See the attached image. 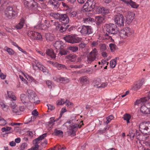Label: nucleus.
Segmentation results:
<instances>
[{
  "instance_id": "f257e3e1",
  "label": "nucleus",
  "mask_w": 150,
  "mask_h": 150,
  "mask_svg": "<svg viewBox=\"0 0 150 150\" xmlns=\"http://www.w3.org/2000/svg\"><path fill=\"white\" fill-rule=\"evenodd\" d=\"M77 120L75 117H72L69 121L65 123V126L67 127L68 134L69 135L74 136L76 135V132L78 128H80L79 125L76 123Z\"/></svg>"
},
{
  "instance_id": "f03ea898",
  "label": "nucleus",
  "mask_w": 150,
  "mask_h": 150,
  "mask_svg": "<svg viewBox=\"0 0 150 150\" xmlns=\"http://www.w3.org/2000/svg\"><path fill=\"white\" fill-rule=\"evenodd\" d=\"M107 33L105 34V36L107 37V39H112V36L117 34L119 32V29L115 24L112 23L107 24L105 26Z\"/></svg>"
},
{
  "instance_id": "7ed1b4c3",
  "label": "nucleus",
  "mask_w": 150,
  "mask_h": 150,
  "mask_svg": "<svg viewBox=\"0 0 150 150\" xmlns=\"http://www.w3.org/2000/svg\"><path fill=\"white\" fill-rule=\"evenodd\" d=\"M139 130L143 134H150V122L144 121L141 123L139 125Z\"/></svg>"
},
{
  "instance_id": "20e7f679",
  "label": "nucleus",
  "mask_w": 150,
  "mask_h": 150,
  "mask_svg": "<svg viewBox=\"0 0 150 150\" xmlns=\"http://www.w3.org/2000/svg\"><path fill=\"white\" fill-rule=\"evenodd\" d=\"M28 97L29 103H34L35 104H38L40 100H37L38 97L35 92L33 90L28 89L26 93Z\"/></svg>"
},
{
  "instance_id": "39448f33",
  "label": "nucleus",
  "mask_w": 150,
  "mask_h": 150,
  "mask_svg": "<svg viewBox=\"0 0 150 150\" xmlns=\"http://www.w3.org/2000/svg\"><path fill=\"white\" fill-rule=\"evenodd\" d=\"M82 35L86 36L93 33V29L90 26L83 25L79 27L77 29Z\"/></svg>"
},
{
  "instance_id": "423d86ee",
  "label": "nucleus",
  "mask_w": 150,
  "mask_h": 150,
  "mask_svg": "<svg viewBox=\"0 0 150 150\" xmlns=\"http://www.w3.org/2000/svg\"><path fill=\"white\" fill-rule=\"evenodd\" d=\"M119 33L120 37L125 39L133 36L134 35V32L130 28L127 27L121 30Z\"/></svg>"
},
{
  "instance_id": "0eeeda50",
  "label": "nucleus",
  "mask_w": 150,
  "mask_h": 150,
  "mask_svg": "<svg viewBox=\"0 0 150 150\" xmlns=\"http://www.w3.org/2000/svg\"><path fill=\"white\" fill-rule=\"evenodd\" d=\"M95 4L94 0H88L83 6V10L87 12L91 11L95 8Z\"/></svg>"
},
{
  "instance_id": "6e6552de",
  "label": "nucleus",
  "mask_w": 150,
  "mask_h": 150,
  "mask_svg": "<svg viewBox=\"0 0 150 150\" xmlns=\"http://www.w3.org/2000/svg\"><path fill=\"white\" fill-rule=\"evenodd\" d=\"M5 16L9 19H14L16 17V13L13 10L12 7L8 6L5 10Z\"/></svg>"
},
{
  "instance_id": "1a4fd4ad",
  "label": "nucleus",
  "mask_w": 150,
  "mask_h": 150,
  "mask_svg": "<svg viewBox=\"0 0 150 150\" xmlns=\"http://www.w3.org/2000/svg\"><path fill=\"white\" fill-rule=\"evenodd\" d=\"M114 21L115 24L118 26L121 27L124 25L125 19L123 15L120 13H118L114 16Z\"/></svg>"
},
{
  "instance_id": "9d476101",
  "label": "nucleus",
  "mask_w": 150,
  "mask_h": 150,
  "mask_svg": "<svg viewBox=\"0 0 150 150\" xmlns=\"http://www.w3.org/2000/svg\"><path fill=\"white\" fill-rule=\"evenodd\" d=\"M64 38L66 42L72 44L79 42L81 40L80 38L70 35L66 36Z\"/></svg>"
},
{
  "instance_id": "9b49d317",
  "label": "nucleus",
  "mask_w": 150,
  "mask_h": 150,
  "mask_svg": "<svg viewBox=\"0 0 150 150\" xmlns=\"http://www.w3.org/2000/svg\"><path fill=\"white\" fill-rule=\"evenodd\" d=\"M28 35L29 37L34 40H40L42 39V36L40 33L34 31H28Z\"/></svg>"
},
{
  "instance_id": "f8f14e48",
  "label": "nucleus",
  "mask_w": 150,
  "mask_h": 150,
  "mask_svg": "<svg viewBox=\"0 0 150 150\" xmlns=\"http://www.w3.org/2000/svg\"><path fill=\"white\" fill-rule=\"evenodd\" d=\"M98 54V51L96 49L94 48L93 50L89 53L88 56L87 57L88 63H91L92 62L95 60Z\"/></svg>"
},
{
  "instance_id": "ddd939ff",
  "label": "nucleus",
  "mask_w": 150,
  "mask_h": 150,
  "mask_svg": "<svg viewBox=\"0 0 150 150\" xmlns=\"http://www.w3.org/2000/svg\"><path fill=\"white\" fill-rule=\"evenodd\" d=\"M41 9L40 7L39 6L38 3L34 0H33L28 9L33 12L37 13L40 11Z\"/></svg>"
},
{
  "instance_id": "4468645a",
  "label": "nucleus",
  "mask_w": 150,
  "mask_h": 150,
  "mask_svg": "<svg viewBox=\"0 0 150 150\" xmlns=\"http://www.w3.org/2000/svg\"><path fill=\"white\" fill-rule=\"evenodd\" d=\"M96 11L98 13H101L103 16L109 13V11L108 8L102 6L96 7Z\"/></svg>"
},
{
  "instance_id": "2eb2a0df",
  "label": "nucleus",
  "mask_w": 150,
  "mask_h": 150,
  "mask_svg": "<svg viewBox=\"0 0 150 150\" xmlns=\"http://www.w3.org/2000/svg\"><path fill=\"white\" fill-rule=\"evenodd\" d=\"M140 111L142 113L146 114H150V103L142 106L140 108Z\"/></svg>"
},
{
  "instance_id": "dca6fc26",
  "label": "nucleus",
  "mask_w": 150,
  "mask_h": 150,
  "mask_svg": "<svg viewBox=\"0 0 150 150\" xmlns=\"http://www.w3.org/2000/svg\"><path fill=\"white\" fill-rule=\"evenodd\" d=\"M134 13L132 12H129L128 13L126 16V22L127 24H129L132 22L134 18Z\"/></svg>"
},
{
  "instance_id": "f3484780",
  "label": "nucleus",
  "mask_w": 150,
  "mask_h": 150,
  "mask_svg": "<svg viewBox=\"0 0 150 150\" xmlns=\"http://www.w3.org/2000/svg\"><path fill=\"white\" fill-rule=\"evenodd\" d=\"M50 26V25L49 23L46 24V23H44L38 24L35 27V28L36 29H39L41 30H45L48 28H49Z\"/></svg>"
},
{
  "instance_id": "a211bd4d",
  "label": "nucleus",
  "mask_w": 150,
  "mask_h": 150,
  "mask_svg": "<svg viewBox=\"0 0 150 150\" xmlns=\"http://www.w3.org/2000/svg\"><path fill=\"white\" fill-rule=\"evenodd\" d=\"M59 21L62 23L68 24L69 22V19L66 14H61Z\"/></svg>"
},
{
  "instance_id": "6ab92c4d",
  "label": "nucleus",
  "mask_w": 150,
  "mask_h": 150,
  "mask_svg": "<svg viewBox=\"0 0 150 150\" xmlns=\"http://www.w3.org/2000/svg\"><path fill=\"white\" fill-rule=\"evenodd\" d=\"M10 107L11 108L12 111L14 113H17L19 112L18 108L15 103L13 101L10 102L9 104Z\"/></svg>"
},
{
  "instance_id": "aec40b11",
  "label": "nucleus",
  "mask_w": 150,
  "mask_h": 150,
  "mask_svg": "<svg viewBox=\"0 0 150 150\" xmlns=\"http://www.w3.org/2000/svg\"><path fill=\"white\" fill-rule=\"evenodd\" d=\"M142 85L143 83L141 81L136 82L134 83L132 89L134 91H137L140 88Z\"/></svg>"
},
{
  "instance_id": "412c9836",
  "label": "nucleus",
  "mask_w": 150,
  "mask_h": 150,
  "mask_svg": "<svg viewBox=\"0 0 150 150\" xmlns=\"http://www.w3.org/2000/svg\"><path fill=\"white\" fill-rule=\"evenodd\" d=\"M150 99V96H147L142 98L140 100H137L134 103V105H137L141 103H144L147 101L148 100Z\"/></svg>"
},
{
  "instance_id": "4be33fe9",
  "label": "nucleus",
  "mask_w": 150,
  "mask_h": 150,
  "mask_svg": "<svg viewBox=\"0 0 150 150\" xmlns=\"http://www.w3.org/2000/svg\"><path fill=\"white\" fill-rule=\"evenodd\" d=\"M47 133H44L39 136L38 138L35 139L33 141V144H39L40 142V141L42 139H44V138L47 136Z\"/></svg>"
},
{
  "instance_id": "5701e85b",
  "label": "nucleus",
  "mask_w": 150,
  "mask_h": 150,
  "mask_svg": "<svg viewBox=\"0 0 150 150\" xmlns=\"http://www.w3.org/2000/svg\"><path fill=\"white\" fill-rule=\"evenodd\" d=\"M21 100L24 104L29 103L28 97H27V96L25 94H22L20 96Z\"/></svg>"
},
{
  "instance_id": "b1692460",
  "label": "nucleus",
  "mask_w": 150,
  "mask_h": 150,
  "mask_svg": "<svg viewBox=\"0 0 150 150\" xmlns=\"http://www.w3.org/2000/svg\"><path fill=\"white\" fill-rule=\"evenodd\" d=\"M55 80H56L58 82H59L63 83H68L69 80L68 79L66 78L60 77L59 78L56 77L55 78Z\"/></svg>"
},
{
  "instance_id": "393cba45",
  "label": "nucleus",
  "mask_w": 150,
  "mask_h": 150,
  "mask_svg": "<svg viewBox=\"0 0 150 150\" xmlns=\"http://www.w3.org/2000/svg\"><path fill=\"white\" fill-rule=\"evenodd\" d=\"M46 54L52 58H55L56 57V55L53 50L52 49H47L46 51Z\"/></svg>"
},
{
  "instance_id": "a878e982",
  "label": "nucleus",
  "mask_w": 150,
  "mask_h": 150,
  "mask_svg": "<svg viewBox=\"0 0 150 150\" xmlns=\"http://www.w3.org/2000/svg\"><path fill=\"white\" fill-rule=\"evenodd\" d=\"M101 81L100 79L99 78H96L94 80L93 84V86L96 88H100V85Z\"/></svg>"
},
{
  "instance_id": "bb28decb",
  "label": "nucleus",
  "mask_w": 150,
  "mask_h": 150,
  "mask_svg": "<svg viewBox=\"0 0 150 150\" xmlns=\"http://www.w3.org/2000/svg\"><path fill=\"white\" fill-rule=\"evenodd\" d=\"M70 25L68 24H64L62 23L61 28L59 29V31L60 32L62 33L66 31L67 30V29L68 27H69Z\"/></svg>"
},
{
  "instance_id": "cd10ccee",
  "label": "nucleus",
  "mask_w": 150,
  "mask_h": 150,
  "mask_svg": "<svg viewBox=\"0 0 150 150\" xmlns=\"http://www.w3.org/2000/svg\"><path fill=\"white\" fill-rule=\"evenodd\" d=\"M69 53L67 50L64 48V47H62V48L59 50V54L61 55H66Z\"/></svg>"
},
{
  "instance_id": "c85d7f7f",
  "label": "nucleus",
  "mask_w": 150,
  "mask_h": 150,
  "mask_svg": "<svg viewBox=\"0 0 150 150\" xmlns=\"http://www.w3.org/2000/svg\"><path fill=\"white\" fill-rule=\"evenodd\" d=\"M33 1V0H24L23 1V4L25 7L29 9Z\"/></svg>"
},
{
  "instance_id": "c756f323",
  "label": "nucleus",
  "mask_w": 150,
  "mask_h": 150,
  "mask_svg": "<svg viewBox=\"0 0 150 150\" xmlns=\"http://www.w3.org/2000/svg\"><path fill=\"white\" fill-rule=\"evenodd\" d=\"M62 42L60 41H56L54 45L56 49L60 50L62 48V47L64 46L62 45Z\"/></svg>"
},
{
  "instance_id": "7c9ffc66",
  "label": "nucleus",
  "mask_w": 150,
  "mask_h": 150,
  "mask_svg": "<svg viewBox=\"0 0 150 150\" xmlns=\"http://www.w3.org/2000/svg\"><path fill=\"white\" fill-rule=\"evenodd\" d=\"M24 23V20L23 18H21L20 22L16 25V27L18 29H20L23 27Z\"/></svg>"
},
{
  "instance_id": "2f4dec72",
  "label": "nucleus",
  "mask_w": 150,
  "mask_h": 150,
  "mask_svg": "<svg viewBox=\"0 0 150 150\" xmlns=\"http://www.w3.org/2000/svg\"><path fill=\"white\" fill-rule=\"evenodd\" d=\"M104 18L103 17L100 16H97L96 17L95 20L98 25H99L103 23Z\"/></svg>"
},
{
  "instance_id": "473e14b6",
  "label": "nucleus",
  "mask_w": 150,
  "mask_h": 150,
  "mask_svg": "<svg viewBox=\"0 0 150 150\" xmlns=\"http://www.w3.org/2000/svg\"><path fill=\"white\" fill-rule=\"evenodd\" d=\"M48 3L52 5L54 7H58L59 6L58 1L55 0H49Z\"/></svg>"
},
{
  "instance_id": "72a5a7b5",
  "label": "nucleus",
  "mask_w": 150,
  "mask_h": 150,
  "mask_svg": "<svg viewBox=\"0 0 150 150\" xmlns=\"http://www.w3.org/2000/svg\"><path fill=\"white\" fill-rule=\"evenodd\" d=\"M128 0L127 4L130 5L133 8H137L138 7L139 5L136 2L132 1V0Z\"/></svg>"
},
{
  "instance_id": "f704fd0d",
  "label": "nucleus",
  "mask_w": 150,
  "mask_h": 150,
  "mask_svg": "<svg viewBox=\"0 0 150 150\" xmlns=\"http://www.w3.org/2000/svg\"><path fill=\"white\" fill-rule=\"evenodd\" d=\"M118 57H116L115 59L111 60L110 62V66L111 67L113 68H114L116 64V61L117 59H118Z\"/></svg>"
},
{
  "instance_id": "c9c22d12",
  "label": "nucleus",
  "mask_w": 150,
  "mask_h": 150,
  "mask_svg": "<svg viewBox=\"0 0 150 150\" xmlns=\"http://www.w3.org/2000/svg\"><path fill=\"white\" fill-rule=\"evenodd\" d=\"M56 120H54V118L51 117L49 121L46 123V125L49 126L50 128H51L54 125V122Z\"/></svg>"
},
{
  "instance_id": "e433bc0d",
  "label": "nucleus",
  "mask_w": 150,
  "mask_h": 150,
  "mask_svg": "<svg viewBox=\"0 0 150 150\" xmlns=\"http://www.w3.org/2000/svg\"><path fill=\"white\" fill-rule=\"evenodd\" d=\"M52 135H53L62 136L63 135V132L61 130H58L57 129H55L54 130V132L52 133Z\"/></svg>"
},
{
  "instance_id": "4c0bfd02",
  "label": "nucleus",
  "mask_w": 150,
  "mask_h": 150,
  "mask_svg": "<svg viewBox=\"0 0 150 150\" xmlns=\"http://www.w3.org/2000/svg\"><path fill=\"white\" fill-rule=\"evenodd\" d=\"M94 19L90 17H84L83 18V21L84 23H89L90 22H92L94 21Z\"/></svg>"
},
{
  "instance_id": "58836bf2",
  "label": "nucleus",
  "mask_w": 150,
  "mask_h": 150,
  "mask_svg": "<svg viewBox=\"0 0 150 150\" xmlns=\"http://www.w3.org/2000/svg\"><path fill=\"white\" fill-rule=\"evenodd\" d=\"M67 58L71 62H74L76 58V56L74 54H71L67 56Z\"/></svg>"
},
{
  "instance_id": "ea45409f",
  "label": "nucleus",
  "mask_w": 150,
  "mask_h": 150,
  "mask_svg": "<svg viewBox=\"0 0 150 150\" xmlns=\"http://www.w3.org/2000/svg\"><path fill=\"white\" fill-rule=\"evenodd\" d=\"M50 15L54 18L57 19H58L59 20L61 16V14H60L58 13H51L50 14Z\"/></svg>"
},
{
  "instance_id": "a19ab883",
  "label": "nucleus",
  "mask_w": 150,
  "mask_h": 150,
  "mask_svg": "<svg viewBox=\"0 0 150 150\" xmlns=\"http://www.w3.org/2000/svg\"><path fill=\"white\" fill-rule=\"evenodd\" d=\"M135 136L136 138L137 139L140 140L142 139V137L143 136L142 134H141L138 131L136 130Z\"/></svg>"
},
{
  "instance_id": "79ce46f5",
  "label": "nucleus",
  "mask_w": 150,
  "mask_h": 150,
  "mask_svg": "<svg viewBox=\"0 0 150 150\" xmlns=\"http://www.w3.org/2000/svg\"><path fill=\"white\" fill-rule=\"evenodd\" d=\"M54 66L57 67L58 69H60L62 68H66L64 65L59 64L57 62L55 63L54 64Z\"/></svg>"
},
{
  "instance_id": "37998d69",
  "label": "nucleus",
  "mask_w": 150,
  "mask_h": 150,
  "mask_svg": "<svg viewBox=\"0 0 150 150\" xmlns=\"http://www.w3.org/2000/svg\"><path fill=\"white\" fill-rule=\"evenodd\" d=\"M136 130H131L129 131V135H129L130 138L132 139H133L135 135V132H136Z\"/></svg>"
},
{
  "instance_id": "c03bdc74",
  "label": "nucleus",
  "mask_w": 150,
  "mask_h": 150,
  "mask_svg": "<svg viewBox=\"0 0 150 150\" xmlns=\"http://www.w3.org/2000/svg\"><path fill=\"white\" fill-rule=\"evenodd\" d=\"M69 16L71 18L76 17L79 19L78 14L75 11H73L69 13Z\"/></svg>"
},
{
  "instance_id": "a18cd8bd",
  "label": "nucleus",
  "mask_w": 150,
  "mask_h": 150,
  "mask_svg": "<svg viewBox=\"0 0 150 150\" xmlns=\"http://www.w3.org/2000/svg\"><path fill=\"white\" fill-rule=\"evenodd\" d=\"M80 82L81 83H84L88 81V77L86 76H83L80 78Z\"/></svg>"
},
{
  "instance_id": "49530a36",
  "label": "nucleus",
  "mask_w": 150,
  "mask_h": 150,
  "mask_svg": "<svg viewBox=\"0 0 150 150\" xmlns=\"http://www.w3.org/2000/svg\"><path fill=\"white\" fill-rule=\"evenodd\" d=\"M67 49L73 52H76L78 50V48L77 46H70L68 47Z\"/></svg>"
},
{
  "instance_id": "de8ad7c7",
  "label": "nucleus",
  "mask_w": 150,
  "mask_h": 150,
  "mask_svg": "<svg viewBox=\"0 0 150 150\" xmlns=\"http://www.w3.org/2000/svg\"><path fill=\"white\" fill-rule=\"evenodd\" d=\"M109 47L112 52H113L114 50H116L117 48L116 45L112 43L110 44Z\"/></svg>"
},
{
  "instance_id": "09e8293b",
  "label": "nucleus",
  "mask_w": 150,
  "mask_h": 150,
  "mask_svg": "<svg viewBox=\"0 0 150 150\" xmlns=\"http://www.w3.org/2000/svg\"><path fill=\"white\" fill-rule=\"evenodd\" d=\"M113 117L112 115H110L108 117H107L106 118V119L107 120V121L106 122V124H108L110 122L111 120L113 119Z\"/></svg>"
},
{
  "instance_id": "8fccbe9b",
  "label": "nucleus",
  "mask_w": 150,
  "mask_h": 150,
  "mask_svg": "<svg viewBox=\"0 0 150 150\" xmlns=\"http://www.w3.org/2000/svg\"><path fill=\"white\" fill-rule=\"evenodd\" d=\"M123 118L125 120H130L131 118V116L129 114H126L123 116Z\"/></svg>"
},
{
  "instance_id": "3c124183",
  "label": "nucleus",
  "mask_w": 150,
  "mask_h": 150,
  "mask_svg": "<svg viewBox=\"0 0 150 150\" xmlns=\"http://www.w3.org/2000/svg\"><path fill=\"white\" fill-rule=\"evenodd\" d=\"M27 145L28 144L26 143H22L20 147V150H23L25 149L27 147Z\"/></svg>"
},
{
  "instance_id": "603ef678",
  "label": "nucleus",
  "mask_w": 150,
  "mask_h": 150,
  "mask_svg": "<svg viewBox=\"0 0 150 150\" xmlns=\"http://www.w3.org/2000/svg\"><path fill=\"white\" fill-rule=\"evenodd\" d=\"M11 128L10 127H4L2 128L1 129V131L3 132H6L7 131H9Z\"/></svg>"
},
{
  "instance_id": "864d4df0",
  "label": "nucleus",
  "mask_w": 150,
  "mask_h": 150,
  "mask_svg": "<svg viewBox=\"0 0 150 150\" xmlns=\"http://www.w3.org/2000/svg\"><path fill=\"white\" fill-rule=\"evenodd\" d=\"M5 50H6L7 51L9 54L12 55L13 54L14 51L12 49L6 47Z\"/></svg>"
},
{
  "instance_id": "5fc2aeb1",
  "label": "nucleus",
  "mask_w": 150,
  "mask_h": 150,
  "mask_svg": "<svg viewBox=\"0 0 150 150\" xmlns=\"http://www.w3.org/2000/svg\"><path fill=\"white\" fill-rule=\"evenodd\" d=\"M6 124V121L3 118L0 117V125H4Z\"/></svg>"
},
{
  "instance_id": "6e6d98bb",
  "label": "nucleus",
  "mask_w": 150,
  "mask_h": 150,
  "mask_svg": "<svg viewBox=\"0 0 150 150\" xmlns=\"http://www.w3.org/2000/svg\"><path fill=\"white\" fill-rule=\"evenodd\" d=\"M64 99H61L59 100L57 102V105H63L65 103Z\"/></svg>"
},
{
  "instance_id": "4d7b16f0",
  "label": "nucleus",
  "mask_w": 150,
  "mask_h": 150,
  "mask_svg": "<svg viewBox=\"0 0 150 150\" xmlns=\"http://www.w3.org/2000/svg\"><path fill=\"white\" fill-rule=\"evenodd\" d=\"M54 25L56 27V28L58 30L60 29L61 26V24H60L58 22H56L54 23Z\"/></svg>"
},
{
  "instance_id": "13d9d810",
  "label": "nucleus",
  "mask_w": 150,
  "mask_h": 150,
  "mask_svg": "<svg viewBox=\"0 0 150 150\" xmlns=\"http://www.w3.org/2000/svg\"><path fill=\"white\" fill-rule=\"evenodd\" d=\"M47 105L48 107V110L52 111L54 110L55 108V107L52 105L48 104Z\"/></svg>"
},
{
  "instance_id": "bf43d9fd",
  "label": "nucleus",
  "mask_w": 150,
  "mask_h": 150,
  "mask_svg": "<svg viewBox=\"0 0 150 150\" xmlns=\"http://www.w3.org/2000/svg\"><path fill=\"white\" fill-rule=\"evenodd\" d=\"M86 45V44L84 42H81L79 45V48L81 49L82 50H83V49H85V48Z\"/></svg>"
},
{
  "instance_id": "052dcab7",
  "label": "nucleus",
  "mask_w": 150,
  "mask_h": 150,
  "mask_svg": "<svg viewBox=\"0 0 150 150\" xmlns=\"http://www.w3.org/2000/svg\"><path fill=\"white\" fill-rule=\"evenodd\" d=\"M36 67L37 68V69H38L42 71L43 70L42 69H43V67H44L43 65L39 64L38 65L37 64L36 66Z\"/></svg>"
},
{
  "instance_id": "680f3d73",
  "label": "nucleus",
  "mask_w": 150,
  "mask_h": 150,
  "mask_svg": "<svg viewBox=\"0 0 150 150\" xmlns=\"http://www.w3.org/2000/svg\"><path fill=\"white\" fill-rule=\"evenodd\" d=\"M1 105L4 110L5 111H7L8 108V107L7 105H6L4 103H2L1 104Z\"/></svg>"
},
{
  "instance_id": "e2e57ef3",
  "label": "nucleus",
  "mask_w": 150,
  "mask_h": 150,
  "mask_svg": "<svg viewBox=\"0 0 150 150\" xmlns=\"http://www.w3.org/2000/svg\"><path fill=\"white\" fill-rule=\"evenodd\" d=\"M35 146L34 147H32V150H38L39 146L38 144H34Z\"/></svg>"
},
{
  "instance_id": "0e129e2a",
  "label": "nucleus",
  "mask_w": 150,
  "mask_h": 150,
  "mask_svg": "<svg viewBox=\"0 0 150 150\" xmlns=\"http://www.w3.org/2000/svg\"><path fill=\"white\" fill-rule=\"evenodd\" d=\"M65 103H66V105L68 106L69 105H73V103L71 102H70L69 100H66L65 101H64Z\"/></svg>"
},
{
  "instance_id": "69168bd1",
  "label": "nucleus",
  "mask_w": 150,
  "mask_h": 150,
  "mask_svg": "<svg viewBox=\"0 0 150 150\" xmlns=\"http://www.w3.org/2000/svg\"><path fill=\"white\" fill-rule=\"evenodd\" d=\"M100 49L102 50H105L106 49V46L105 44H103L101 45Z\"/></svg>"
},
{
  "instance_id": "338daca9",
  "label": "nucleus",
  "mask_w": 150,
  "mask_h": 150,
  "mask_svg": "<svg viewBox=\"0 0 150 150\" xmlns=\"http://www.w3.org/2000/svg\"><path fill=\"white\" fill-rule=\"evenodd\" d=\"M38 112L36 110H34L32 112V114L34 116H36L38 115Z\"/></svg>"
},
{
  "instance_id": "774afa93",
  "label": "nucleus",
  "mask_w": 150,
  "mask_h": 150,
  "mask_svg": "<svg viewBox=\"0 0 150 150\" xmlns=\"http://www.w3.org/2000/svg\"><path fill=\"white\" fill-rule=\"evenodd\" d=\"M46 83L47 85L48 86L49 88H51V87L52 83L50 81H46Z\"/></svg>"
}]
</instances>
